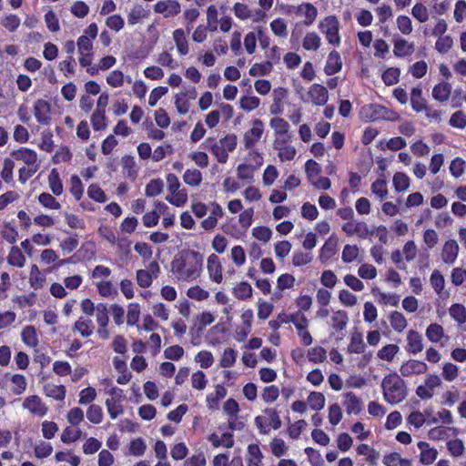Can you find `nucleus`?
I'll return each instance as SVG.
<instances>
[{
  "instance_id": "31",
  "label": "nucleus",
  "mask_w": 466,
  "mask_h": 466,
  "mask_svg": "<svg viewBox=\"0 0 466 466\" xmlns=\"http://www.w3.org/2000/svg\"><path fill=\"white\" fill-rule=\"evenodd\" d=\"M172 37L176 45L177 53L180 56H187L189 53V44L184 29L177 28L174 30Z\"/></svg>"
},
{
  "instance_id": "62",
  "label": "nucleus",
  "mask_w": 466,
  "mask_h": 466,
  "mask_svg": "<svg viewBox=\"0 0 466 466\" xmlns=\"http://www.w3.org/2000/svg\"><path fill=\"white\" fill-rule=\"evenodd\" d=\"M260 106V99L255 96H243L239 99V107L250 112L257 109Z\"/></svg>"
},
{
  "instance_id": "24",
  "label": "nucleus",
  "mask_w": 466,
  "mask_h": 466,
  "mask_svg": "<svg viewBox=\"0 0 466 466\" xmlns=\"http://www.w3.org/2000/svg\"><path fill=\"white\" fill-rule=\"evenodd\" d=\"M227 394L228 390L223 385H216L214 391L208 393L206 397L208 409L212 411L218 410L220 400H223Z\"/></svg>"
},
{
  "instance_id": "56",
  "label": "nucleus",
  "mask_w": 466,
  "mask_h": 466,
  "mask_svg": "<svg viewBox=\"0 0 466 466\" xmlns=\"http://www.w3.org/2000/svg\"><path fill=\"white\" fill-rule=\"evenodd\" d=\"M365 343L363 341L362 335L360 333H354L350 337V341L348 346V351L350 353L360 354L365 350Z\"/></svg>"
},
{
  "instance_id": "18",
  "label": "nucleus",
  "mask_w": 466,
  "mask_h": 466,
  "mask_svg": "<svg viewBox=\"0 0 466 466\" xmlns=\"http://www.w3.org/2000/svg\"><path fill=\"white\" fill-rule=\"evenodd\" d=\"M154 12L161 14L165 18H170L181 12V5L177 0H161L155 4Z\"/></svg>"
},
{
  "instance_id": "43",
  "label": "nucleus",
  "mask_w": 466,
  "mask_h": 466,
  "mask_svg": "<svg viewBox=\"0 0 466 466\" xmlns=\"http://www.w3.org/2000/svg\"><path fill=\"white\" fill-rule=\"evenodd\" d=\"M430 414L431 412L428 410H426L424 413L420 410L411 411L407 417V423L415 429H420L426 422L428 423L426 416H430Z\"/></svg>"
},
{
  "instance_id": "3",
  "label": "nucleus",
  "mask_w": 466,
  "mask_h": 466,
  "mask_svg": "<svg viewBox=\"0 0 466 466\" xmlns=\"http://www.w3.org/2000/svg\"><path fill=\"white\" fill-rule=\"evenodd\" d=\"M201 147L208 149L218 163L225 164L229 153L233 152L237 147V137L234 134H228L219 140L208 137Z\"/></svg>"
},
{
  "instance_id": "7",
  "label": "nucleus",
  "mask_w": 466,
  "mask_h": 466,
  "mask_svg": "<svg viewBox=\"0 0 466 466\" xmlns=\"http://www.w3.org/2000/svg\"><path fill=\"white\" fill-rule=\"evenodd\" d=\"M196 87L187 86L174 96V105L179 115H187L191 107V101L197 98Z\"/></svg>"
},
{
  "instance_id": "27",
  "label": "nucleus",
  "mask_w": 466,
  "mask_h": 466,
  "mask_svg": "<svg viewBox=\"0 0 466 466\" xmlns=\"http://www.w3.org/2000/svg\"><path fill=\"white\" fill-rule=\"evenodd\" d=\"M43 393L46 398L64 402L66 396V389L64 385L47 382L43 386Z\"/></svg>"
},
{
  "instance_id": "1",
  "label": "nucleus",
  "mask_w": 466,
  "mask_h": 466,
  "mask_svg": "<svg viewBox=\"0 0 466 466\" xmlns=\"http://www.w3.org/2000/svg\"><path fill=\"white\" fill-rule=\"evenodd\" d=\"M203 262L201 253L192 249L182 250L171 261L172 276L177 282H194L202 274Z\"/></svg>"
},
{
  "instance_id": "16",
  "label": "nucleus",
  "mask_w": 466,
  "mask_h": 466,
  "mask_svg": "<svg viewBox=\"0 0 466 466\" xmlns=\"http://www.w3.org/2000/svg\"><path fill=\"white\" fill-rule=\"evenodd\" d=\"M459 252L460 247L457 241L455 239H448L443 242L441 248L440 257L444 264L451 266L456 262Z\"/></svg>"
},
{
  "instance_id": "35",
  "label": "nucleus",
  "mask_w": 466,
  "mask_h": 466,
  "mask_svg": "<svg viewBox=\"0 0 466 466\" xmlns=\"http://www.w3.org/2000/svg\"><path fill=\"white\" fill-rule=\"evenodd\" d=\"M388 319L392 329L397 333H401L408 326L405 316L400 311H391L388 315Z\"/></svg>"
},
{
  "instance_id": "52",
  "label": "nucleus",
  "mask_w": 466,
  "mask_h": 466,
  "mask_svg": "<svg viewBox=\"0 0 466 466\" xmlns=\"http://www.w3.org/2000/svg\"><path fill=\"white\" fill-rule=\"evenodd\" d=\"M128 455H132L134 457H141L145 454L147 451V444L145 441L141 438L133 439L128 444Z\"/></svg>"
},
{
  "instance_id": "37",
  "label": "nucleus",
  "mask_w": 466,
  "mask_h": 466,
  "mask_svg": "<svg viewBox=\"0 0 466 466\" xmlns=\"http://www.w3.org/2000/svg\"><path fill=\"white\" fill-rule=\"evenodd\" d=\"M208 441L215 448L222 446L229 449L234 445L233 435L228 432L223 433L221 436H219L217 433H212L211 435H209Z\"/></svg>"
},
{
  "instance_id": "25",
  "label": "nucleus",
  "mask_w": 466,
  "mask_h": 466,
  "mask_svg": "<svg viewBox=\"0 0 466 466\" xmlns=\"http://www.w3.org/2000/svg\"><path fill=\"white\" fill-rule=\"evenodd\" d=\"M34 115L38 123L48 125L51 120L50 104L44 99H38L34 105Z\"/></svg>"
},
{
  "instance_id": "42",
  "label": "nucleus",
  "mask_w": 466,
  "mask_h": 466,
  "mask_svg": "<svg viewBox=\"0 0 466 466\" xmlns=\"http://www.w3.org/2000/svg\"><path fill=\"white\" fill-rule=\"evenodd\" d=\"M410 105L414 111L422 112L426 109L427 104L422 97V90L419 87H414L410 92Z\"/></svg>"
},
{
  "instance_id": "15",
  "label": "nucleus",
  "mask_w": 466,
  "mask_h": 466,
  "mask_svg": "<svg viewBox=\"0 0 466 466\" xmlns=\"http://www.w3.org/2000/svg\"><path fill=\"white\" fill-rule=\"evenodd\" d=\"M341 229L348 237L356 236L360 238H367L371 234L367 223L356 219L344 223Z\"/></svg>"
},
{
  "instance_id": "33",
  "label": "nucleus",
  "mask_w": 466,
  "mask_h": 466,
  "mask_svg": "<svg viewBox=\"0 0 466 466\" xmlns=\"http://www.w3.org/2000/svg\"><path fill=\"white\" fill-rule=\"evenodd\" d=\"M342 62L339 54L333 50L329 56L324 67V72L328 76H332L341 70Z\"/></svg>"
},
{
  "instance_id": "38",
  "label": "nucleus",
  "mask_w": 466,
  "mask_h": 466,
  "mask_svg": "<svg viewBox=\"0 0 466 466\" xmlns=\"http://www.w3.org/2000/svg\"><path fill=\"white\" fill-rule=\"evenodd\" d=\"M451 93V85L448 82L437 84L432 89V97L439 102H445Z\"/></svg>"
},
{
  "instance_id": "51",
  "label": "nucleus",
  "mask_w": 466,
  "mask_h": 466,
  "mask_svg": "<svg viewBox=\"0 0 466 466\" xmlns=\"http://www.w3.org/2000/svg\"><path fill=\"white\" fill-rule=\"evenodd\" d=\"M349 322V317L346 311L337 310L331 316V326L335 330H343Z\"/></svg>"
},
{
  "instance_id": "21",
  "label": "nucleus",
  "mask_w": 466,
  "mask_h": 466,
  "mask_svg": "<svg viewBox=\"0 0 466 466\" xmlns=\"http://www.w3.org/2000/svg\"><path fill=\"white\" fill-rule=\"evenodd\" d=\"M12 156L15 160L25 163L27 167H33L34 166L39 167L37 153L31 148L21 147L13 151Z\"/></svg>"
},
{
  "instance_id": "30",
  "label": "nucleus",
  "mask_w": 466,
  "mask_h": 466,
  "mask_svg": "<svg viewBox=\"0 0 466 466\" xmlns=\"http://www.w3.org/2000/svg\"><path fill=\"white\" fill-rule=\"evenodd\" d=\"M296 13L304 16L305 25H311L317 18L318 9L310 3H303L296 7Z\"/></svg>"
},
{
  "instance_id": "9",
  "label": "nucleus",
  "mask_w": 466,
  "mask_h": 466,
  "mask_svg": "<svg viewBox=\"0 0 466 466\" xmlns=\"http://www.w3.org/2000/svg\"><path fill=\"white\" fill-rule=\"evenodd\" d=\"M442 384L441 378L437 374H429L426 376L423 384L416 389L417 396L422 400H428L435 395V389Z\"/></svg>"
},
{
  "instance_id": "45",
  "label": "nucleus",
  "mask_w": 466,
  "mask_h": 466,
  "mask_svg": "<svg viewBox=\"0 0 466 466\" xmlns=\"http://www.w3.org/2000/svg\"><path fill=\"white\" fill-rule=\"evenodd\" d=\"M94 329L95 327L93 321L83 317L79 318L74 325V330L78 331L83 337L91 336L94 332Z\"/></svg>"
},
{
  "instance_id": "58",
  "label": "nucleus",
  "mask_w": 466,
  "mask_h": 466,
  "mask_svg": "<svg viewBox=\"0 0 466 466\" xmlns=\"http://www.w3.org/2000/svg\"><path fill=\"white\" fill-rule=\"evenodd\" d=\"M371 192L378 198L383 199L388 196V184L385 178L380 177L376 179L370 187Z\"/></svg>"
},
{
  "instance_id": "6",
  "label": "nucleus",
  "mask_w": 466,
  "mask_h": 466,
  "mask_svg": "<svg viewBox=\"0 0 466 466\" xmlns=\"http://www.w3.org/2000/svg\"><path fill=\"white\" fill-rule=\"evenodd\" d=\"M319 30L324 35L327 42L334 46H339L341 43L339 35L340 23L337 16L328 15L319 23Z\"/></svg>"
},
{
  "instance_id": "13",
  "label": "nucleus",
  "mask_w": 466,
  "mask_h": 466,
  "mask_svg": "<svg viewBox=\"0 0 466 466\" xmlns=\"http://www.w3.org/2000/svg\"><path fill=\"white\" fill-rule=\"evenodd\" d=\"M290 138L274 139L273 148L278 152L281 162L292 161L297 156V149L289 143Z\"/></svg>"
},
{
  "instance_id": "19",
  "label": "nucleus",
  "mask_w": 466,
  "mask_h": 466,
  "mask_svg": "<svg viewBox=\"0 0 466 466\" xmlns=\"http://www.w3.org/2000/svg\"><path fill=\"white\" fill-rule=\"evenodd\" d=\"M207 269L211 281L219 284L223 280L222 266L216 254H210L207 259Z\"/></svg>"
},
{
  "instance_id": "14",
  "label": "nucleus",
  "mask_w": 466,
  "mask_h": 466,
  "mask_svg": "<svg viewBox=\"0 0 466 466\" xmlns=\"http://www.w3.org/2000/svg\"><path fill=\"white\" fill-rule=\"evenodd\" d=\"M77 50L79 53V64L81 66H87L92 64L93 60V41L88 40L87 36H79L76 41Z\"/></svg>"
},
{
  "instance_id": "2",
  "label": "nucleus",
  "mask_w": 466,
  "mask_h": 466,
  "mask_svg": "<svg viewBox=\"0 0 466 466\" xmlns=\"http://www.w3.org/2000/svg\"><path fill=\"white\" fill-rule=\"evenodd\" d=\"M381 390L384 400L390 405L400 403L408 395L406 383L397 372H390L383 378Z\"/></svg>"
},
{
  "instance_id": "12",
  "label": "nucleus",
  "mask_w": 466,
  "mask_h": 466,
  "mask_svg": "<svg viewBox=\"0 0 466 466\" xmlns=\"http://www.w3.org/2000/svg\"><path fill=\"white\" fill-rule=\"evenodd\" d=\"M264 129V123L261 119L256 118L252 120V127L243 136V143L247 149L255 147L261 139Z\"/></svg>"
},
{
  "instance_id": "46",
  "label": "nucleus",
  "mask_w": 466,
  "mask_h": 466,
  "mask_svg": "<svg viewBox=\"0 0 466 466\" xmlns=\"http://www.w3.org/2000/svg\"><path fill=\"white\" fill-rule=\"evenodd\" d=\"M460 369L452 362H444L441 367V377L447 382H453L459 376Z\"/></svg>"
},
{
  "instance_id": "17",
  "label": "nucleus",
  "mask_w": 466,
  "mask_h": 466,
  "mask_svg": "<svg viewBox=\"0 0 466 466\" xmlns=\"http://www.w3.org/2000/svg\"><path fill=\"white\" fill-rule=\"evenodd\" d=\"M427 370L428 366L425 362L418 360H409L401 364L399 375L408 378L425 374Z\"/></svg>"
},
{
  "instance_id": "41",
  "label": "nucleus",
  "mask_w": 466,
  "mask_h": 466,
  "mask_svg": "<svg viewBox=\"0 0 466 466\" xmlns=\"http://www.w3.org/2000/svg\"><path fill=\"white\" fill-rule=\"evenodd\" d=\"M202 180V173L197 168H187L183 174V181L189 187H197Z\"/></svg>"
},
{
  "instance_id": "59",
  "label": "nucleus",
  "mask_w": 466,
  "mask_h": 466,
  "mask_svg": "<svg viewBox=\"0 0 466 466\" xmlns=\"http://www.w3.org/2000/svg\"><path fill=\"white\" fill-rule=\"evenodd\" d=\"M238 357V352L232 348L225 349L219 360V366L228 369L234 366Z\"/></svg>"
},
{
  "instance_id": "48",
  "label": "nucleus",
  "mask_w": 466,
  "mask_h": 466,
  "mask_svg": "<svg viewBox=\"0 0 466 466\" xmlns=\"http://www.w3.org/2000/svg\"><path fill=\"white\" fill-rule=\"evenodd\" d=\"M430 283L435 293L441 297L445 288V279L440 270L434 269L431 272L430 276Z\"/></svg>"
},
{
  "instance_id": "53",
  "label": "nucleus",
  "mask_w": 466,
  "mask_h": 466,
  "mask_svg": "<svg viewBox=\"0 0 466 466\" xmlns=\"http://www.w3.org/2000/svg\"><path fill=\"white\" fill-rule=\"evenodd\" d=\"M272 33L279 38H287L288 36V25L283 18H276L269 24Z\"/></svg>"
},
{
  "instance_id": "29",
  "label": "nucleus",
  "mask_w": 466,
  "mask_h": 466,
  "mask_svg": "<svg viewBox=\"0 0 466 466\" xmlns=\"http://www.w3.org/2000/svg\"><path fill=\"white\" fill-rule=\"evenodd\" d=\"M414 52V44L408 42L400 36L393 38V53L397 57H404Z\"/></svg>"
},
{
  "instance_id": "20",
  "label": "nucleus",
  "mask_w": 466,
  "mask_h": 466,
  "mask_svg": "<svg viewBox=\"0 0 466 466\" xmlns=\"http://www.w3.org/2000/svg\"><path fill=\"white\" fill-rule=\"evenodd\" d=\"M425 336L431 343H439L441 346H444L450 339L443 327L438 323L430 324L425 330Z\"/></svg>"
},
{
  "instance_id": "60",
  "label": "nucleus",
  "mask_w": 466,
  "mask_h": 466,
  "mask_svg": "<svg viewBox=\"0 0 466 466\" xmlns=\"http://www.w3.org/2000/svg\"><path fill=\"white\" fill-rule=\"evenodd\" d=\"M141 313L140 305L137 302L129 303L127 306V324L128 326H137Z\"/></svg>"
},
{
  "instance_id": "5",
  "label": "nucleus",
  "mask_w": 466,
  "mask_h": 466,
  "mask_svg": "<svg viewBox=\"0 0 466 466\" xmlns=\"http://www.w3.org/2000/svg\"><path fill=\"white\" fill-rule=\"evenodd\" d=\"M167 183L168 195L166 197V200L177 208L184 207L187 202L188 196L187 189L181 188L178 177L170 173L167 176Z\"/></svg>"
},
{
  "instance_id": "4",
  "label": "nucleus",
  "mask_w": 466,
  "mask_h": 466,
  "mask_svg": "<svg viewBox=\"0 0 466 466\" xmlns=\"http://www.w3.org/2000/svg\"><path fill=\"white\" fill-rule=\"evenodd\" d=\"M101 384L105 385V391L109 396L105 401L107 413L111 420H116L124 413L122 405L125 400L124 391L122 389L114 386L110 379H104Z\"/></svg>"
},
{
  "instance_id": "32",
  "label": "nucleus",
  "mask_w": 466,
  "mask_h": 466,
  "mask_svg": "<svg viewBox=\"0 0 466 466\" xmlns=\"http://www.w3.org/2000/svg\"><path fill=\"white\" fill-rule=\"evenodd\" d=\"M263 454L258 444H249L247 448L246 464L247 466H263Z\"/></svg>"
},
{
  "instance_id": "36",
  "label": "nucleus",
  "mask_w": 466,
  "mask_h": 466,
  "mask_svg": "<svg viewBox=\"0 0 466 466\" xmlns=\"http://www.w3.org/2000/svg\"><path fill=\"white\" fill-rule=\"evenodd\" d=\"M356 451L359 455L365 456L366 461L371 466L377 465L380 460V452L368 444H360L357 447Z\"/></svg>"
},
{
  "instance_id": "26",
  "label": "nucleus",
  "mask_w": 466,
  "mask_h": 466,
  "mask_svg": "<svg viewBox=\"0 0 466 466\" xmlns=\"http://www.w3.org/2000/svg\"><path fill=\"white\" fill-rule=\"evenodd\" d=\"M269 127L274 131L275 139L290 138V136L289 135L290 126L284 118L279 116L272 117L269 120Z\"/></svg>"
},
{
  "instance_id": "50",
  "label": "nucleus",
  "mask_w": 466,
  "mask_h": 466,
  "mask_svg": "<svg viewBox=\"0 0 466 466\" xmlns=\"http://www.w3.org/2000/svg\"><path fill=\"white\" fill-rule=\"evenodd\" d=\"M308 360L313 364L322 363L327 358V351L323 347L315 346L308 350Z\"/></svg>"
},
{
  "instance_id": "11",
  "label": "nucleus",
  "mask_w": 466,
  "mask_h": 466,
  "mask_svg": "<svg viewBox=\"0 0 466 466\" xmlns=\"http://www.w3.org/2000/svg\"><path fill=\"white\" fill-rule=\"evenodd\" d=\"M22 408L31 415L43 418L48 413V407L38 395H29L22 402Z\"/></svg>"
},
{
  "instance_id": "8",
  "label": "nucleus",
  "mask_w": 466,
  "mask_h": 466,
  "mask_svg": "<svg viewBox=\"0 0 466 466\" xmlns=\"http://www.w3.org/2000/svg\"><path fill=\"white\" fill-rule=\"evenodd\" d=\"M160 274V266L157 261H151L147 268L138 269L136 272L137 283L140 288H149L154 279H157Z\"/></svg>"
},
{
  "instance_id": "61",
  "label": "nucleus",
  "mask_w": 466,
  "mask_h": 466,
  "mask_svg": "<svg viewBox=\"0 0 466 466\" xmlns=\"http://www.w3.org/2000/svg\"><path fill=\"white\" fill-rule=\"evenodd\" d=\"M7 262L17 268H23L25 264V257L17 247H13L7 256Z\"/></svg>"
},
{
  "instance_id": "23",
  "label": "nucleus",
  "mask_w": 466,
  "mask_h": 466,
  "mask_svg": "<svg viewBox=\"0 0 466 466\" xmlns=\"http://www.w3.org/2000/svg\"><path fill=\"white\" fill-rule=\"evenodd\" d=\"M409 354L416 355L423 350L422 336L414 329H410L407 332V345L405 348Z\"/></svg>"
},
{
  "instance_id": "22",
  "label": "nucleus",
  "mask_w": 466,
  "mask_h": 466,
  "mask_svg": "<svg viewBox=\"0 0 466 466\" xmlns=\"http://www.w3.org/2000/svg\"><path fill=\"white\" fill-rule=\"evenodd\" d=\"M417 446L420 451L419 459L421 464L431 465L436 461L439 452L434 447L426 441H419Z\"/></svg>"
},
{
  "instance_id": "47",
  "label": "nucleus",
  "mask_w": 466,
  "mask_h": 466,
  "mask_svg": "<svg viewBox=\"0 0 466 466\" xmlns=\"http://www.w3.org/2000/svg\"><path fill=\"white\" fill-rule=\"evenodd\" d=\"M98 294L103 298H113L117 295V289L109 280H100L96 283Z\"/></svg>"
},
{
  "instance_id": "49",
  "label": "nucleus",
  "mask_w": 466,
  "mask_h": 466,
  "mask_svg": "<svg viewBox=\"0 0 466 466\" xmlns=\"http://www.w3.org/2000/svg\"><path fill=\"white\" fill-rule=\"evenodd\" d=\"M392 183L396 192H404L409 189L410 179L405 173L397 172L393 176Z\"/></svg>"
},
{
  "instance_id": "40",
  "label": "nucleus",
  "mask_w": 466,
  "mask_h": 466,
  "mask_svg": "<svg viewBox=\"0 0 466 466\" xmlns=\"http://www.w3.org/2000/svg\"><path fill=\"white\" fill-rule=\"evenodd\" d=\"M48 187L52 193L60 196L64 191L62 180L56 168H53L47 177Z\"/></svg>"
},
{
  "instance_id": "57",
  "label": "nucleus",
  "mask_w": 466,
  "mask_h": 466,
  "mask_svg": "<svg viewBox=\"0 0 466 466\" xmlns=\"http://www.w3.org/2000/svg\"><path fill=\"white\" fill-rule=\"evenodd\" d=\"M362 112L366 114L369 120L374 121L381 117H386L384 113L387 112V109L381 106L369 105L362 108Z\"/></svg>"
},
{
  "instance_id": "63",
  "label": "nucleus",
  "mask_w": 466,
  "mask_h": 466,
  "mask_svg": "<svg viewBox=\"0 0 466 466\" xmlns=\"http://www.w3.org/2000/svg\"><path fill=\"white\" fill-rule=\"evenodd\" d=\"M106 84L114 88H119L124 86L125 75L122 71L116 69L111 71L106 77Z\"/></svg>"
},
{
  "instance_id": "64",
  "label": "nucleus",
  "mask_w": 466,
  "mask_h": 466,
  "mask_svg": "<svg viewBox=\"0 0 466 466\" xmlns=\"http://www.w3.org/2000/svg\"><path fill=\"white\" fill-rule=\"evenodd\" d=\"M450 316L459 324L466 322V308L459 303L453 304L449 309Z\"/></svg>"
},
{
  "instance_id": "28",
  "label": "nucleus",
  "mask_w": 466,
  "mask_h": 466,
  "mask_svg": "<svg viewBox=\"0 0 466 466\" xmlns=\"http://www.w3.org/2000/svg\"><path fill=\"white\" fill-rule=\"evenodd\" d=\"M343 398V406L348 414H359L362 410V401L354 392H346Z\"/></svg>"
},
{
  "instance_id": "44",
  "label": "nucleus",
  "mask_w": 466,
  "mask_h": 466,
  "mask_svg": "<svg viewBox=\"0 0 466 466\" xmlns=\"http://www.w3.org/2000/svg\"><path fill=\"white\" fill-rule=\"evenodd\" d=\"M233 295L239 300H248L252 298L253 289L250 284L243 281L233 289Z\"/></svg>"
},
{
  "instance_id": "39",
  "label": "nucleus",
  "mask_w": 466,
  "mask_h": 466,
  "mask_svg": "<svg viewBox=\"0 0 466 466\" xmlns=\"http://www.w3.org/2000/svg\"><path fill=\"white\" fill-rule=\"evenodd\" d=\"M21 339L27 347H36L39 343V339L35 328L32 325L25 326L22 329Z\"/></svg>"
},
{
  "instance_id": "34",
  "label": "nucleus",
  "mask_w": 466,
  "mask_h": 466,
  "mask_svg": "<svg viewBox=\"0 0 466 466\" xmlns=\"http://www.w3.org/2000/svg\"><path fill=\"white\" fill-rule=\"evenodd\" d=\"M322 45L321 37L314 31L308 32L302 39V47L309 52H316Z\"/></svg>"
},
{
  "instance_id": "10",
  "label": "nucleus",
  "mask_w": 466,
  "mask_h": 466,
  "mask_svg": "<svg viewBox=\"0 0 466 466\" xmlns=\"http://www.w3.org/2000/svg\"><path fill=\"white\" fill-rule=\"evenodd\" d=\"M304 103H310L316 106H322L329 101L327 88L319 84H313L309 87L306 96H300Z\"/></svg>"
},
{
  "instance_id": "55",
  "label": "nucleus",
  "mask_w": 466,
  "mask_h": 466,
  "mask_svg": "<svg viewBox=\"0 0 466 466\" xmlns=\"http://www.w3.org/2000/svg\"><path fill=\"white\" fill-rule=\"evenodd\" d=\"M400 348L396 344H388L382 347L377 353V356L380 360H385L388 362H391L397 353L399 352Z\"/></svg>"
},
{
  "instance_id": "54",
  "label": "nucleus",
  "mask_w": 466,
  "mask_h": 466,
  "mask_svg": "<svg viewBox=\"0 0 466 466\" xmlns=\"http://www.w3.org/2000/svg\"><path fill=\"white\" fill-rule=\"evenodd\" d=\"M442 423L446 425H450L453 423V416L451 410L442 408L437 411L436 416L429 419L428 424H436Z\"/></svg>"
}]
</instances>
